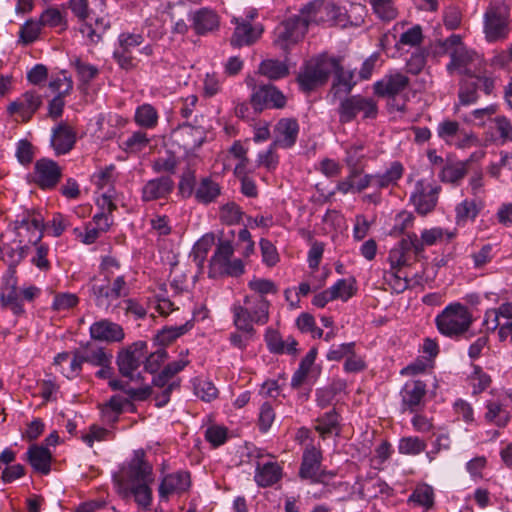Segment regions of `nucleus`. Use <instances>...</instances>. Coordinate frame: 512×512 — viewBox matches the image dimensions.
<instances>
[{
  "mask_svg": "<svg viewBox=\"0 0 512 512\" xmlns=\"http://www.w3.org/2000/svg\"><path fill=\"white\" fill-rule=\"evenodd\" d=\"M90 297L92 298L94 305L103 311L115 312L120 305H113V302L120 297H125L129 293L124 276H117L113 280L108 278V275H95L89 283Z\"/></svg>",
  "mask_w": 512,
  "mask_h": 512,
  "instance_id": "1",
  "label": "nucleus"
},
{
  "mask_svg": "<svg viewBox=\"0 0 512 512\" xmlns=\"http://www.w3.org/2000/svg\"><path fill=\"white\" fill-rule=\"evenodd\" d=\"M270 303L262 296H245L243 305L232 307L235 327L247 335L255 332L253 324L264 325L269 320Z\"/></svg>",
  "mask_w": 512,
  "mask_h": 512,
  "instance_id": "2",
  "label": "nucleus"
},
{
  "mask_svg": "<svg viewBox=\"0 0 512 512\" xmlns=\"http://www.w3.org/2000/svg\"><path fill=\"white\" fill-rule=\"evenodd\" d=\"M334 67V57L324 54L307 61L297 76L301 90L309 93L325 85Z\"/></svg>",
  "mask_w": 512,
  "mask_h": 512,
  "instance_id": "3",
  "label": "nucleus"
},
{
  "mask_svg": "<svg viewBox=\"0 0 512 512\" xmlns=\"http://www.w3.org/2000/svg\"><path fill=\"white\" fill-rule=\"evenodd\" d=\"M348 177L343 185H347L350 189L362 191L368 186H375L379 188L388 187L395 184L396 181L402 176L403 167L400 162H394L392 166L381 175H362L361 171L357 168L356 163L347 165Z\"/></svg>",
  "mask_w": 512,
  "mask_h": 512,
  "instance_id": "4",
  "label": "nucleus"
},
{
  "mask_svg": "<svg viewBox=\"0 0 512 512\" xmlns=\"http://www.w3.org/2000/svg\"><path fill=\"white\" fill-rule=\"evenodd\" d=\"M472 321V314L461 303L449 304L435 319L439 332L449 337L465 333Z\"/></svg>",
  "mask_w": 512,
  "mask_h": 512,
  "instance_id": "5",
  "label": "nucleus"
},
{
  "mask_svg": "<svg viewBox=\"0 0 512 512\" xmlns=\"http://www.w3.org/2000/svg\"><path fill=\"white\" fill-rule=\"evenodd\" d=\"M234 254L232 242L219 239L216 250L210 259V272L231 277H238L244 273V264L241 259H231Z\"/></svg>",
  "mask_w": 512,
  "mask_h": 512,
  "instance_id": "6",
  "label": "nucleus"
},
{
  "mask_svg": "<svg viewBox=\"0 0 512 512\" xmlns=\"http://www.w3.org/2000/svg\"><path fill=\"white\" fill-rule=\"evenodd\" d=\"M511 31L509 9L504 5H490L484 14V34L488 42L505 40Z\"/></svg>",
  "mask_w": 512,
  "mask_h": 512,
  "instance_id": "7",
  "label": "nucleus"
},
{
  "mask_svg": "<svg viewBox=\"0 0 512 512\" xmlns=\"http://www.w3.org/2000/svg\"><path fill=\"white\" fill-rule=\"evenodd\" d=\"M146 353L147 343L144 341H137L125 350L120 351L116 361L119 373L131 381L141 380V374H135V371L140 367Z\"/></svg>",
  "mask_w": 512,
  "mask_h": 512,
  "instance_id": "8",
  "label": "nucleus"
},
{
  "mask_svg": "<svg viewBox=\"0 0 512 512\" xmlns=\"http://www.w3.org/2000/svg\"><path fill=\"white\" fill-rule=\"evenodd\" d=\"M322 452L314 445L305 448L299 468V476L313 483L327 484V479L335 476L334 472L322 470Z\"/></svg>",
  "mask_w": 512,
  "mask_h": 512,
  "instance_id": "9",
  "label": "nucleus"
},
{
  "mask_svg": "<svg viewBox=\"0 0 512 512\" xmlns=\"http://www.w3.org/2000/svg\"><path fill=\"white\" fill-rule=\"evenodd\" d=\"M359 112H363L366 118H374L377 114L376 103L361 95H353L344 98L339 106L338 113L340 122L347 123L352 121Z\"/></svg>",
  "mask_w": 512,
  "mask_h": 512,
  "instance_id": "10",
  "label": "nucleus"
},
{
  "mask_svg": "<svg viewBox=\"0 0 512 512\" xmlns=\"http://www.w3.org/2000/svg\"><path fill=\"white\" fill-rule=\"evenodd\" d=\"M124 479L129 485L153 482V467L146 460L143 449L134 451L132 459L123 468Z\"/></svg>",
  "mask_w": 512,
  "mask_h": 512,
  "instance_id": "11",
  "label": "nucleus"
},
{
  "mask_svg": "<svg viewBox=\"0 0 512 512\" xmlns=\"http://www.w3.org/2000/svg\"><path fill=\"white\" fill-rule=\"evenodd\" d=\"M482 90L490 95L494 90V80L490 77L474 75L467 76L460 82L458 93L459 103L461 105H470L477 101V91Z\"/></svg>",
  "mask_w": 512,
  "mask_h": 512,
  "instance_id": "12",
  "label": "nucleus"
},
{
  "mask_svg": "<svg viewBox=\"0 0 512 512\" xmlns=\"http://www.w3.org/2000/svg\"><path fill=\"white\" fill-rule=\"evenodd\" d=\"M62 171L57 162H35L34 169L28 174L27 179L40 189L49 190L60 182Z\"/></svg>",
  "mask_w": 512,
  "mask_h": 512,
  "instance_id": "13",
  "label": "nucleus"
},
{
  "mask_svg": "<svg viewBox=\"0 0 512 512\" xmlns=\"http://www.w3.org/2000/svg\"><path fill=\"white\" fill-rule=\"evenodd\" d=\"M250 101L256 113H260L266 108H283L286 104L283 93L271 84L254 87Z\"/></svg>",
  "mask_w": 512,
  "mask_h": 512,
  "instance_id": "14",
  "label": "nucleus"
},
{
  "mask_svg": "<svg viewBox=\"0 0 512 512\" xmlns=\"http://www.w3.org/2000/svg\"><path fill=\"white\" fill-rule=\"evenodd\" d=\"M333 81L329 91L332 100L340 99L351 93L357 81L354 79V70H346L342 65L340 58L334 57Z\"/></svg>",
  "mask_w": 512,
  "mask_h": 512,
  "instance_id": "15",
  "label": "nucleus"
},
{
  "mask_svg": "<svg viewBox=\"0 0 512 512\" xmlns=\"http://www.w3.org/2000/svg\"><path fill=\"white\" fill-rule=\"evenodd\" d=\"M311 23H314L312 17L304 13L303 7L299 15L290 17L282 23L278 37L285 42L296 43L304 36Z\"/></svg>",
  "mask_w": 512,
  "mask_h": 512,
  "instance_id": "16",
  "label": "nucleus"
},
{
  "mask_svg": "<svg viewBox=\"0 0 512 512\" xmlns=\"http://www.w3.org/2000/svg\"><path fill=\"white\" fill-rule=\"evenodd\" d=\"M299 132V126L295 119L283 118L278 121L274 129L275 139L271 148L268 150V154L265 156V160L273 157L272 148L281 147L289 148L296 142Z\"/></svg>",
  "mask_w": 512,
  "mask_h": 512,
  "instance_id": "17",
  "label": "nucleus"
},
{
  "mask_svg": "<svg viewBox=\"0 0 512 512\" xmlns=\"http://www.w3.org/2000/svg\"><path fill=\"white\" fill-rule=\"evenodd\" d=\"M439 191V186L429 187L423 180L417 181L415 191L411 195L416 211L421 215L430 213L437 204Z\"/></svg>",
  "mask_w": 512,
  "mask_h": 512,
  "instance_id": "18",
  "label": "nucleus"
},
{
  "mask_svg": "<svg viewBox=\"0 0 512 512\" xmlns=\"http://www.w3.org/2000/svg\"><path fill=\"white\" fill-rule=\"evenodd\" d=\"M450 62L447 65V71L453 74L457 71L459 74L467 76H474L475 65L474 62L478 60V55L466 47H458L457 50L450 52Z\"/></svg>",
  "mask_w": 512,
  "mask_h": 512,
  "instance_id": "19",
  "label": "nucleus"
},
{
  "mask_svg": "<svg viewBox=\"0 0 512 512\" xmlns=\"http://www.w3.org/2000/svg\"><path fill=\"white\" fill-rule=\"evenodd\" d=\"M188 20L196 35L203 36L219 27V16L212 9L203 7L188 13Z\"/></svg>",
  "mask_w": 512,
  "mask_h": 512,
  "instance_id": "20",
  "label": "nucleus"
},
{
  "mask_svg": "<svg viewBox=\"0 0 512 512\" xmlns=\"http://www.w3.org/2000/svg\"><path fill=\"white\" fill-rule=\"evenodd\" d=\"M400 395L402 410H408L411 413L417 412L423 405L426 395V384L420 380L409 381L402 388Z\"/></svg>",
  "mask_w": 512,
  "mask_h": 512,
  "instance_id": "21",
  "label": "nucleus"
},
{
  "mask_svg": "<svg viewBox=\"0 0 512 512\" xmlns=\"http://www.w3.org/2000/svg\"><path fill=\"white\" fill-rule=\"evenodd\" d=\"M304 13L311 15L314 23L325 20L342 21L341 9L331 1L314 0L304 6Z\"/></svg>",
  "mask_w": 512,
  "mask_h": 512,
  "instance_id": "22",
  "label": "nucleus"
},
{
  "mask_svg": "<svg viewBox=\"0 0 512 512\" xmlns=\"http://www.w3.org/2000/svg\"><path fill=\"white\" fill-rule=\"evenodd\" d=\"M1 300L4 305L10 307L15 314L23 313V303L20 290L17 287V278L15 274L6 273L3 278V287L1 289Z\"/></svg>",
  "mask_w": 512,
  "mask_h": 512,
  "instance_id": "23",
  "label": "nucleus"
},
{
  "mask_svg": "<svg viewBox=\"0 0 512 512\" xmlns=\"http://www.w3.org/2000/svg\"><path fill=\"white\" fill-rule=\"evenodd\" d=\"M29 247L23 245L21 240L14 239L11 243H2L0 246V260L8 265L7 273L15 274L16 266L25 258Z\"/></svg>",
  "mask_w": 512,
  "mask_h": 512,
  "instance_id": "24",
  "label": "nucleus"
},
{
  "mask_svg": "<svg viewBox=\"0 0 512 512\" xmlns=\"http://www.w3.org/2000/svg\"><path fill=\"white\" fill-rule=\"evenodd\" d=\"M42 104L41 96L34 91L25 92L21 98L10 103V114L19 113L23 121H28Z\"/></svg>",
  "mask_w": 512,
  "mask_h": 512,
  "instance_id": "25",
  "label": "nucleus"
},
{
  "mask_svg": "<svg viewBox=\"0 0 512 512\" xmlns=\"http://www.w3.org/2000/svg\"><path fill=\"white\" fill-rule=\"evenodd\" d=\"M90 336L94 340L119 342L124 338V331L119 324L103 319L91 325Z\"/></svg>",
  "mask_w": 512,
  "mask_h": 512,
  "instance_id": "26",
  "label": "nucleus"
},
{
  "mask_svg": "<svg viewBox=\"0 0 512 512\" xmlns=\"http://www.w3.org/2000/svg\"><path fill=\"white\" fill-rule=\"evenodd\" d=\"M409 85V78L401 73L386 75L374 84L375 94L379 96H395Z\"/></svg>",
  "mask_w": 512,
  "mask_h": 512,
  "instance_id": "27",
  "label": "nucleus"
},
{
  "mask_svg": "<svg viewBox=\"0 0 512 512\" xmlns=\"http://www.w3.org/2000/svg\"><path fill=\"white\" fill-rule=\"evenodd\" d=\"M236 28L230 40L234 47L250 45L254 43L261 35L262 28L252 26L246 19H235Z\"/></svg>",
  "mask_w": 512,
  "mask_h": 512,
  "instance_id": "28",
  "label": "nucleus"
},
{
  "mask_svg": "<svg viewBox=\"0 0 512 512\" xmlns=\"http://www.w3.org/2000/svg\"><path fill=\"white\" fill-rule=\"evenodd\" d=\"M190 486V474L177 472L166 475L159 486V495L163 499L175 492H183Z\"/></svg>",
  "mask_w": 512,
  "mask_h": 512,
  "instance_id": "29",
  "label": "nucleus"
},
{
  "mask_svg": "<svg viewBox=\"0 0 512 512\" xmlns=\"http://www.w3.org/2000/svg\"><path fill=\"white\" fill-rule=\"evenodd\" d=\"M76 140L74 131L68 125L62 123L53 130L51 144L55 150V155L60 156L69 152Z\"/></svg>",
  "mask_w": 512,
  "mask_h": 512,
  "instance_id": "30",
  "label": "nucleus"
},
{
  "mask_svg": "<svg viewBox=\"0 0 512 512\" xmlns=\"http://www.w3.org/2000/svg\"><path fill=\"white\" fill-rule=\"evenodd\" d=\"M27 460L36 472L47 475L51 470L52 453L46 447L30 446L27 451Z\"/></svg>",
  "mask_w": 512,
  "mask_h": 512,
  "instance_id": "31",
  "label": "nucleus"
},
{
  "mask_svg": "<svg viewBox=\"0 0 512 512\" xmlns=\"http://www.w3.org/2000/svg\"><path fill=\"white\" fill-rule=\"evenodd\" d=\"M83 363L98 366L106 362H112V353L95 343L88 342L77 349Z\"/></svg>",
  "mask_w": 512,
  "mask_h": 512,
  "instance_id": "32",
  "label": "nucleus"
},
{
  "mask_svg": "<svg viewBox=\"0 0 512 512\" xmlns=\"http://www.w3.org/2000/svg\"><path fill=\"white\" fill-rule=\"evenodd\" d=\"M173 187L174 182L169 176L150 180L143 188V199L145 201H152L164 198L172 192Z\"/></svg>",
  "mask_w": 512,
  "mask_h": 512,
  "instance_id": "33",
  "label": "nucleus"
},
{
  "mask_svg": "<svg viewBox=\"0 0 512 512\" xmlns=\"http://www.w3.org/2000/svg\"><path fill=\"white\" fill-rule=\"evenodd\" d=\"M315 430L325 439L328 436L340 434V416L332 409L316 419Z\"/></svg>",
  "mask_w": 512,
  "mask_h": 512,
  "instance_id": "34",
  "label": "nucleus"
},
{
  "mask_svg": "<svg viewBox=\"0 0 512 512\" xmlns=\"http://www.w3.org/2000/svg\"><path fill=\"white\" fill-rule=\"evenodd\" d=\"M281 477V467L275 462H268L257 466L254 479L259 486L269 487L277 483Z\"/></svg>",
  "mask_w": 512,
  "mask_h": 512,
  "instance_id": "35",
  "label": "nucleus"
},
{
  "mask_svg": "<svg viewBox=\"0 0 512 512\" xmlns=\"http://www.w3.org/2000/svg\"><path fill=\"white\" fill-rule=\"evenodd\" d=\"M118 482L125 497L132 494L135 502L140 507L145 510L148 509L152 502V489L150 488V484L153 482L134 484L129 487H123V483L120 480Z\"/></svg>",
  "mask_w": 512,
  "mask_h": 512,
  "instance_id": "36",
  "label": "nucleus"
},
{
  "mask_svg": "<svg viewBox=\"0 0 512 512\" xmlns=\"http://www.w3.org/2000/svg\"><path fill=\"white\" fill-rule=\"evenodd\" d=\"M16 224L18 229L24 228L28 231L33 229L35 235L29 239V242L37 244L41 240L45 224L44 218L40 213H27L21 220H17Z\"/></svg>",
  "mask_w": 512,
  "mask_h": 512,
  "instance_id": "37",
  "label": "nucleus"
},
{
  "mask_svg": "<svg viewBox=\"0 0 512 512\" xmlns=\"http://www.w3.org/2000/svg\"><path fill=\"white\" fill-rule=\"evenodd\" d=\"M259 73L270 80H278L289 74V68L286 63L280 60L268 59L261 62Z\"/></svg>",
  "mask_w": 512,
  "mask_h": 512,
  "instance_id": "38",
  "label": "nucleus"
},
{
  "mask_svg": "<svg viewBox=\"0 0 512 512\" xmlns=\"http://www.w3.org/2000/svg\"><path fill=\"white\" fill-rule=\"evenodd\" d=\"M220 195V187L209 178H203L195 191V198L199 203L209 204Z\"/></svg>",
  "mask_w": 512,
  "mask_h": 512,
  "instance_id": "39",
  "label": "nucleus"
},
{
  "mask_svg": "<svg viewBox=\"0 0 512 512\" xmlns=\"http://www.w3.org/2000/svg\"><path fill=\"white\" fill-rule=\"evenodd\" d=\"M408 502L430 510L434 506V490L427 484L417 486L408 498Z\"/></svg>",
  "mask_w": 512,
  "mask_h": 512,
  "instance_id": "40",
  "label": "nucleus"
},
{
  "mask_svg": "<svg viewBox=\"0 0 512 512\" xmlns=\"http://www.w3.org/2000/svg\"><path fill=\"white\" fill-rule=\"evenodd\" d=\"M467 162H447L442 168L440 178L443 182L457 184L467 173Z\"/></svg>",
  "mask_w": 512,
  "mask_h": 512,
  "instance_id": "41",
  "label": "nucleus"
},
{
  "mask_svg": "<svg viewBox=\"0 0 512 512\" xmlns=\"http://www.w3.org/2000/svg\"><path fill=\"white\" fill-rule=\"evenodd\" d=\"M192 327L193 323L191 321H187L180 326L165 327L156 335V340L161 346L169 345L178 337L187 333Z\"/></svg>",
  "mask_w": 512,
  "mask_h": 512,
  "instance_id": "42",
  "label": "nucleus"
},
{
  "mask_svg": "<svg viewBox=\"0 0 512 512\" xmlns=\"http://www.w3.org/2000/svg\"><path fill=\"white\" fill-rule=\"evenodd\" d=\"M135 122L143 128L151 129L157 125L158 113L150 104H143L136 109Z\"/></svg>",
  "mask_w": 512,
  "mask_h": 512,
  "instance_id": "43",
  "label": "nucleus"
},
{
  "mask_svg": "<svg viewBox=\"0 0 512 512\" xmlns=\"http://www.w3.org/2000/svg\"><path fill=\"white\" fill-rule=\"evenodd\" d=\"M486 408L487 412L485 414V419L488 422L494 423L499 427L506 426L510 420V414L501 404L490 401L487 403Z\"/></svg>",
  "mask_w": 512,
  "mask_h": 512,
  "instance_id": "44",
  "label": "nucleus"
},
{
  "mask_svg": "<svg viewBox=\"0 0 512 512\" xmlns=\"http://www.w3.org/2000/svg\"><path fill=\"white\" fill-rule=\"evenodd\" d=\"M444 236H446L447 239H451L454 237V234L445 231L440 227H434L431 229L423 230L421 232L420 238H418V241L421 244L424 251L426 246H432L437 244L438 242L443 240Z\"/></svg>",
  "mask_w": 512,
  "mask_h": 512,
  "instance_id": "45",
  "label": "nucleus"
},
{
  "mask_svg": "<svg viewBox=\"0 0 512 512\" xmlns=\"http://www.w3.org/2000/svg\"><path fill=\"white\" fill-rule=\"evenodd\" d=\"M117 178L116 168L113 164L99 169L91 176V181L97 186L98 189L105 187H112Z\"/></svg>",
  "mask_w": 512,
  "mask_h": 512,
  "instance_id": "46",
  "label": "nucleus"
},
{
  "mask_svg": "<svg viewBox=\"0 0 512 512\" xmlns=\"http://www.w3.org/2000/svg\"><path fill=\"white\" fill-rule=\"evenodd\" d=\"M374 13L379 19L385 22L394 20L398 11L395 7L394 0H385L379 2H370Z\"/></svg>",
  "mask_w": 512,
  "mask_h": 512,
  "instance_id": "47",
  "label": "nucleus"
},
{
  "mask_svg": "<svg viewBox=\"0 0 512 512\" xmlns=\"http://www.w3.org/2000/svg\"><path fill=\"white\" fill-rule=\"evenodd\" d=\"M334 299L347 301L356 293L354 279H339L332 287H330Z\"/></svg>",
  "mask_w": 512,
  "mask_h": 512,
  "instance_id": "48",
  "label": "nucleus"
},
{
  "mask_svg": "<svg viewBox=\"0 0 512 512\" xmlns=\"http://www.w3.org/2000/svg\"><path fill=\"white\" fill-rule=\"evenodd\" d=\"M149 139L147 134L141 130L132 133L125 140H123L120 146L126 152H138L141 151L148 145Z\"/></svg>",
  "mask_w": 512,
  "mask_h": 512,
  "instance_id": "49",
  "label": "nucleus"
},
{
  "mask_svg": "<svg viewBox=\"0 0 512 512\" xmlns=\"http://www.w3.org/2000/svg\"><path fill=\"white\" fill-rule=\"evenodd\" d=\"M220 220L227 225L239 224L242 220L243 211L235 202H229L220 208Z\"/></svg>",
  "mask_w": 512,
  "mask_h": 512,
  "instance_id": "50",
  "label": "nucleus"
},
{
  "mask_svg": "<svg viewBox=\"0 0 512 512\" xmlns=\"http://www.w3.org/2000/svg\"><path fill=\"white\" fill-rule=\"evenodd\" d=\"M426 449V443L419 437H403L398 444V450L401 454L417 455Z\"/></svg>",
  "mask_w": 512,
  "mask_h": 512,
  "instance_id": "51",
  "label": "nucleus"
},
{
  "mask_svg": "<svg viewBox=\"0 0 512 512\" xmlns=\"http://www.w3.org/2000/svg\"><path fill=\"white\" fill-rule=\"evenodd\" d=\"M194 392L202 401L211 402L218 397V389L209 380H197L194 383Z\"/></svg>",
  "mask_w": 512,
  "mask_h": 512,
  "instance_id": "52",
  "label": "nucleus"
},
{
  "mask_svg": "<svg viewBox=\"0 0 512 512\" xmlns=\"http://www.w3.org/2000/svg\"><path fill=\"white\" fill-rule=\"evenodd\" d=\"M74 68L77 71V75L79 80L83 84H88L92 81L99 73V70L96 66L91 65L89 63L83 62L79 58H76L72 63Z\"/></svg>",
  "mask_w": 512,
  "mask_h": 512,
  "instance_id": "53",
  "label": "nucleus"
},
{
  "mask_svg": "<svg viewBox=\"0 0 512 512\" xmlns=\"http://www.w3.org/2000/svg\"><path fill=\"white\" fill-rule=\"evenodd\" d=\"M489 128L495 131L503 141L512 140V124L504 116L490 119Z\"/></svg>",
  "mask_w": 512,
  "mask_h": 512,
  "instance_id": "54",
  "label": "nucleus"
},
{
  "mask_svg": "<svg viewBox=\"0 0 512 512\" xmlns=\"http://www.w3.org/2000/svg\"><path fill=\"white\" fill-rule=\"evenodd\" d=\"M168 358V354L164 348H158L156 351L152 352L145 358L144 369L154 374L156 373L164 361Z\"/></svg>",
  "mask_w": 512,
  "mask_h": 512,
  "instance_id": "55",
  "label": "nucleus"
},
{
  "mask_svg": "<svg viewBox=\"0 0 512 512\" xmlns=\"http://www.w3.org/2000/svg\"><path fill=\"white\" fill-rule=\"evenodd\" d=\"M41 26L42 25H41L40 21L39 22H36L33 20L26 21L25 24L20 28V31H19V36H20L21 41L24 44H30V43L34 42L38 38V35L41 30Z\"/></svg>",
  "mask_w": 512,
  "mask_h": 512,
  "instance_id": "56",
  "label": "nucleus"
},
{
  "mask_svg": "<svg viewBox=\"0 0 512 512\" xmlns=\"http://www.w3.org/2000/svg\"><path fill=\"white\" fill-rule=\"evenodd\" d=\"M71 91V84H67V88H64V90L60 93H58L50 102L48 105L49 110V116L53 119H58L62 116L63 108L65 105L64 98L66 95H68Z\"/></svg>",
  "mask_w": 512,
  "mask_h": 512,
  "instance_id": "57",
  "label": "nucleus"
},
{
  "mask_svg": "<svg viewBox=\"0 0 512 512\" xmlns=\"http://www.w3.org/2000/svg\"><path fill=\"white\" fill-rule=\"evenodd\" d=\"M400 250L408 254L413 250L415 256L420 258L423 254V248L418 241V236L415 233L407 234L406 237L402 238L396 245Z\"/></svg>",
  "mask_w": 512,
  "mask_h": 512,
  "instance_id": "58",
  "label": "nucleus"
},
{
  "mask_svg": "<svg viewBox=\"0 0 512 512\" xmlns=\"http://www.w3.org/2000/svg\"><path fill=\"white\" fill-rule=\"evenodd\" d=\"M384 279L397 293H401L409 287L407 277L400 275V270H392L390 268V271L385 273Z\"/></svg>",
  "mask_w": 512,
  "mask_h": 512,
  "instance_id": "59",
  "label": "nucleus"
},
{
  "mask_svg": "<svg viewBox=\"0 0 512 512\" xmlns=\"http://www.w3.org/2000/svg\"><path fill=\"white\" fill-rule=\"evenodd\" d=\"M427 55L428 53L425 49L415 51L407 61V71L411 74L420 73L426 64Z\"/></svg>",
  "mask_w": 512,
  "mask_h": 512,
  "instance_id": "60",
  "label": "nucleus"
},
{
  "mask_svg": "<svg viewBox=\"0 0 512 512\" xmlns=\"http://www.w3.org/2000/svg\"><path fill=\"white\" fill-rule=\"evenodd\" d=\"M126 315H133L135 320L145 318L147 310L135 299H126L119 303Z\"/></svg>",
  "mask_w": 512,
  "mask_h": 512,
  "instance_id": "61",
  "label": "nucleus"
},
{
  "mask_svg": "<svg viewBox=\"0 0 512 512\" xmlns=\"http://www.w3.org/2000/svg\"><path fill=\"white\" fill-rule=\"evenodd\" d=\"M260 248L263 262L268 266H274L279 261V255L275 246L267 239L260 240Z\"/></svg>",
  "mask_w": 512,
  "mask_h": 512,
  "instance_id": "62",
  "label": "nucleus"
},
{
  "mask_svg": "<svg viewBox=\"0 0 512 512\" xmlns=\"http://www.w3.org/2000/svg\"><path fill=\"white\" fill-rule=\"evenodd\" d=\"M78 297L72 293H60L55 295L52 308L56 311L67 310L78 304Z\"/></svg>",
  "mask_w": 512,
  "mask_h": 512,
  "instance_id": "63",
  "label": "nucleus"
},
{
  "mask_svg": "<svg viewBox=\"0 0 512 512\" xmlns=\"http://www.w3.org/2000/svg\"><path fill=\"white\" fill-rule=\"evenodd\" d=\"M40 23L42 26L56 27L62 24H66L61 12L56 8L46 9L40 17Z\"/></svg>",
  "mask_w": 512,
  "mask_h": 512,
  "instance_id": "64",
  "label": "nucleus"
}]
</instances>
